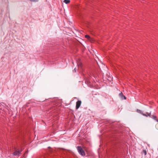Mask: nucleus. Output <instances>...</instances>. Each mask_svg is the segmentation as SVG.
Wrapping results in <instances>:
<instances>
[{"instance_id":"nucleus-9","label":"nucleus","mask_w":158,"mask_h":158,"mask_svg":"<svg viewBox=\"0 0 158 158\" xmlns=\"http://www.w3.org/2000/svg\"><path fill=\"white\" fill-rule=\"evenodd\" d=\"M85 38H87L89 40V39L90 38V36L88 35H86L85 36Z\"/></svg>"},{"instance_id":"nucleus-12","label":"nucleus","mask_w":158,"mask_h":158,"mask_svg":"<svg viewBox=\"0 0 158 158\" xmlns=\"http://www.w3.org/2000/svg\"><path fill=\"white\" fill-rule=\"evenodd\" d=\"M73 71H74L75 72H76V68H75L73 70Z\"/></svg>"},{"instance_id":"nucleus-10","label":"nucleus","mask_w":158,"mask_h":158,"mask_svg":"<svg viewBox=\"0 0 158 158\" xmlns=\"http://www.w3.org/2000/svg\"><path fill=\"white\" fill-rule=\"evenodd\" d=\"M145 114H146V115H147V117L148 116H150V115H151V113L147 112Z\"/></svg>"},{"instance_id":"nucleus-4","label":"nucleus","mask_w":158,"mask_h":158,"mask_svg":"<svg viewBox=\"0 0 158 158\" xmlns=\"http://www.w3.org/2000/svg\"><path fill=\"white\" fill-rule=\"evenodd\" d=\"M20 153V152L17 150L13 153V155L14 156L19 155Z\"/></svg>"},{"instance_id":"nucleus-5","label":"nucleus","mask_w":158,"mask_h":158,"mask_svg":"<svg viewBox=\"0 0 158 158\" xmlns=\"http://www.w3.org/2000/svg\"><path fill=\"white\" fill-rule=\"evenodd\" d=\"M119 96H120L122 99H123V97H124V98L125 99H126V97H125V96H124L123 95V93L122 92H121L120 93V94H119Z\"/></svg>"},{"instance_id":"nucleus-2","label":"nucleus","mask_w":158,"mask_h":158,"mask_svg":"<svg viewBox=\"0 0 158 158\" xmlns=\"http://www.w3.org/2000/svg\"><path fill=\"white\" fill-rule=\"evenodd\" d=\"M81 101H78L76 102V109H77L80 107L81 104Z\"/></svg>"},{"instance_id":"nucleus-7","label":"nucleus","mask_w":158,"mask_h":158,"mask_svg":"<svg viewBox=\"0 0 158 158\" xmlns=\"http://www.w3.org/2000/svg\"><path fill=\"white\" fill-rule=\"evenodd\" d=\"M142 154H144V155H146L147 154V152L145 150H143L142 152Z\"/></svg>"},{"instance_id":"nucleus-6","label":"nucleus","mask_w":158,"mask_h":158,"mask_svg":"<svg viewBox=\"0 0 158 158\" xmlns=\"http://www.w3.org/2000/svg\"><path fill=\"white\" fill-rule=\"evenodd\" d=\"M150 117L158 122V120L156 119V117L154 115H152Z\"/></svg>"},{"instance_id":"nucleus-3","label":"nucleus","mask_w":158,"mask_h":158,"mask_svg":"<svg viewBox=\"0 0 158 158\" xmlns=\"http://www.w3.org/2000/svg\"><path fill=\"white\" fill-rule=\"evenodd\" d=\"M136 111L138 113L141 114H142L144 116H145L146 117H147V115L146 114H143V112L141 110H139L137 109L136 110Z\"/></svg>"},{"instance_id":"nucleus-11","label":"nucleus","mask_w":158,"mask_h":158,"mask_svg":"<svg viewBox=\"0 0 158 158\" xmlns=\"http://www.w3.org/2000/svg\"><path fill=\"white\" fill-rule=\"evenodd\" d=\"M31 2H37L38 1V0H30Z\"/></svg>"},{"instance_id":"nucleus-8","label":"nucleus","mask_w":158,"mask_h":158,"mask_svg":"<svg viewBox=\"0 0 158 158\" xmlns=\"http://www.w3.org/2000/svg\"><path fill=\"white\" fill-rule=\"evenodd\" d=\"M63 2L66 4H68L70 2V1L69 0H64Z\"/></svg>"},{"instance_id":"nucleus-1","label":"nucleus","mask_w":158,"mask_h":158,"mask_svg":"<svg viewBox=\"0 0 158 158\" xmlns=\"http://www.w3.org/2000/svg\"><path fill=\"white\" fill-rule=\"evenodd\" d=\"M77 149L79 153L82 156H84L85 155V152L81 146L77 147Z\"/></svg>"}]
</instances>
